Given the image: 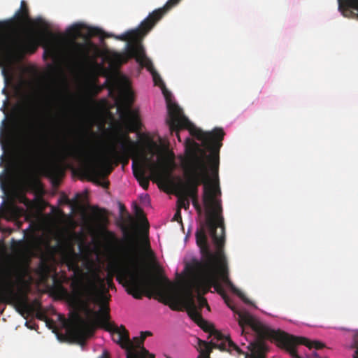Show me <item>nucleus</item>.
Masks as SVG:
<instances>
[{"label":"nucleus","instance_id":"nucleus-1","mask_svg":"<svg viewBox=\"0 0 358 358\" xmlns=\"http://www.w3.org/2000/svg\"><path fill=\"white\" fill-rule=\"evenodd\" d=\"M168 117L166 120L171 134L176 133L181 141L179 130L189 129L191 134L201 142L203 148L196 144V154L193 181H190L187 192L193 206L200 214L201 206L198 201L199 186L203 185L202 200L206 211V224L210 236L216 246V251L224 252L225 227L222 216V192L220 187L218 171L220 150L225 135L222 128H215L211 131L192 127L189 120L184 115L182 110L176 103L167 102Z\"/></svg>","mask_w":358,"mask_h":358},{"label":"nucleus","instance_id":"nucleus-2","mask_svg":"<svg viewBox=\"0 0 358 358\" xmlns=\"http://www.w3.org/2000/svg\"><path fill=\"white\" fill-rule=\"evenodd\" d=\"M124 238L127 244L121 248L122 261H116L110 266L106 278L100 276L98 269L85 272L80 267L78 255L72 247L64 251V260L69 270L73 272L71 287L75 294L97 303L108 301V289H115V275L127 293L136 299H141L143 294L149 298L157 294L160 278L152 275L141 262L135 236L126 232Z\"/></svg>","mask_w":358,"mask_h":358},{"label":"nucleus","instance_id":"nucleus-3","mask_svg":"<svg viewBox=\"0 0 358 358\" xmlns=\"http://www.w3.org/2000/svg\"><path fill=\"white\" fill-rule=\"evenodd\" d=\"M196 241L199 247L201 259L196 262L194 268L198 273L187 280L182 287L173 284L166 278L159 279L157 294L161 298V301L169 305L173 310H183L186 309L189 314V307L184 304L186 301V292L191 289L192 299L198 310L206 307L210 310L207 300L203 296L213 287L215 290L221 294L227 306L238 315V313L247 312L244 310H237L229 304L226 299L224 292L220 281H222L246 304L253 305L252 301L239 289H236L229 278L227 262L224 252H212L210 249L208 238L203 228L196 231Z\"/></svg>","mask_w":358,"mask_h":358},{"label":"nucleus","instance_id":"nucleus-4","mask_svg":"<svg viewBox=\"0 0 358 358\" xmlns=\"http://www.w3.org/2000/svg\"><path fill=\"white\" fill-rule=\"evenodd\" d=\"M94 148L89 138L57 148L46 147L43 154L47 160L41 164V170L45 176L57 180L64 173L66 161L71 158L80 163L79 170L85 178L100 183L101 178L108 177L113 171L114 162L108 151L101 161H96L93 157Z\"/></svg>","mask_w":358,"mask_h":358},{"label":"nucleus","instance_id":"nucleus-5","mask_svg":"<svg viewBox=\"0 0 358 358\" xmlns=\"http://www.w3.org/2000/svg\"><path fill=\"white\" fill-rule=\"evenodd\" d=\"M180 1L169 0L162 8L156 9L150 13L141 22L138 28L116 36L115 38L122 41H128V43L127 45V52L124 54H114L113 61L118 64H122L127 63L129 59L135 58L141 66L149 68L151 66V61L146 57L144 48L141 44V41L155 27L157 22L169 10L176 6Z\"/></svg>","mask_w":358,"mask_h":358},{"label":"nucleus","instance_id":"nucleus-6","mask_svg":"<svg viewBox=\"0 0 358 358\" xmlns=\"http://www.w3.org/2000/svg\"><path fill=\"white\" fill-rule=\"evenodd\" d=\"M189 307V316L206 332H210L209 338H212L210 342L203 341L197 338V351L199 352L197 358H210V355L213 348L222 351L228 350L232 352H243V350L234 343L229 337L224 336L220 332L213 329V327L205 320L201 314L194 305L192 299L191 289L186 292V301L184 303Z\"/></svg>","mask_w":358,"mask_h":358},{"label":"nucleus","instance_id":"nucleus-7","mask_svg":"<svg viewBox=\"0 0 358 358\" xmlns=\"http://www.w3.org/2000/svg\"><path fill=\"white\" fill-rule=\"evenodd\" d=\"M54 37L55 35L50 31L36 33L29 30L23 38L16 40L10 34L0 31V57L10 62L24 54H33L38 46L48 43L50 38H48L52 39Z\"/></svg>","mask_w":358,"mask_h":358},{"label":"nucleus","instance_id":"nucleus-8","mask_svg":"<svg viewBox=\"0 0 358 358\" xmlns=\"http://www.w3.org/2000/svg\"><path fill=\"white\" fill-rule=\"evenodd\" d=\"M108 310L107 306L105 310L101 308L99 312H94L93 315L101 322L108 325L107 329L110 331L113 341L120 345L122 349L126 350V358H155L154 355L150 354L149 351L143 345L146 337L152 336V333L150 331H141L139 337H134L133 340H139L138 344L139 350L134 349V344L129 338V331L124 326L121 325L118 327L109 324Z\"/></svg>","mask_w":358,"mask_h":358},{"label":"nucleus","instance_id":"nucleus-9","mask_svg":"<svg viewBox=\"0 0 358 358\" xmlns=\"http://www.w3.org/2000/svg\"><path fill=\"white\" fill-rule=\"evenodd\" d=\"M238 324L241 328L242 334L246 335L248 334L247 327H249L255 332V335L253 340L246 347L247 351L243 350V352H237L236 354L238 355H243L244 358H266V354L269 350L266 341L274 342L276 344L277 342L275 340L260 335L254 327L255 324L257 326L259 324L263 327L268 326L248 312L238 313Z\"/></svg>","mask_w":358,"mask_h":358},{"label":"nucleus","instance_id":"nucleus-10","mask_svg":"<svg viewBox=\"0 0 358 358\" xmlns=\"http://www.w3.org/2000/svg\"><path fill=\"white\" fill-rule=\"evenodd\" d=\"M254 327L260 335L275 340L277 342V345L285 349L293 358H300L296 350L297 345H303L309 349L316 350L322 349L325 346L319 341H311L304 337L290 336L281 330H275L269 327L255 324Z\"/></svg>","mask_w":358,"mask_h":358},{"label":"nucleus","instance_id":"nucleus-11","mask_svg":"<svg viewBox=\"0 0 358 358\" xmlns=\"http://www.w3.org/2000/svg\"><path fill=\"white\" fill-rule=\"evenodd\" d=\"M14 286L10 271H5L3 276L0 279V301L8 303L11 299H15L17 304L24 310L27 312L36 310V317L40 320L46 321L48 317L42 310L41 303L38 300H34L32 304H29L25 294L22 296H17Z\"/></svg>","mask_w":358,"mask_h":358},{"label":"nucleus","instance_id":"nucleus-12","mask_svg":"<svg viewBox=\"0 0 358 358\" xmlns=\"http://www.w3.org/2000/svg\"><path fill=\"white\" fill-rule=\"evenodd\" d=\"M67 36L71 38L67 54L71 62L78 66H83L91 60V52L98 51L97 46L87 41L85 43L76 42V39L81 34V25L73 24L66 29Z\"/></svg>","mask_w":358,"mask_h":358},{"label":"nucleus","instance_id":"nucleus-13","mask_svg":"<svg viewBox=\"0 0 358 358\" xmlns=\"http://www.w3.org/2000/svg\"><path fill=\"white\" fill-rule=\"evenodd\" d=\"M196 152H192L184 160L183 169L185 177V181L179 179L178 182H174L169 176L164 178V182L172 186L175 191L176 195L178 196L177 209L184 208L188 209L189 207V194L188 191L189 189L190 181H193L194 166Z\"/></svg>","mask_w":358,"mask_h":358},{"label":"nucleus","instance_id":"nucleus-14","mask_svg":"<svg viewBox=\"0 0 358 358\" xmlns=\"http://www.w3.org/2000/svg\"><path fill=\"white\" fill-rule=\"evenodd\" d=\"M116 143L119 145L120 150L114 144L110 145L107 150L115 166L121 164L124 167L129 164L130 158H134V160L136 161L137 157L143 155L144 148L142 143L131 140L127 134L117 138Z\"/></svg>","mask_w":358,"mask_h":358},{"label":"nucleus","instance_id":"nucleus-15","mask_svg":"<svg viewBox=\"0 0 358 358\" xmlns=\"http://www.w3.org/2000/svg\"><path fill=\"white\" fill-rule=\"evenodd\" d=\"M115 85L125 103V108L120 113L121 118L129 124L131 131L140 129L141 122L138 112L131 108L134 101V95L130 87L129 80L126 77L117 78L115 80Z\"/></svg>","mask_w":358,"mask_h":358},{"label":"nucleus","instance_id":"nucleus-16","mask_svg":"<svg viewBox=\"0 0 358 358\" xmlns=\"http://www.w3.org/2000/svg\"><path fill=\"white\" fill-rule=\"evenodd\" d=\"M66 336L71 343H76L82 346L86 340L94 333L91 322L81 317L78 313L72 315L66 326Z\"/></svg>","mask_w":358,"mask_h":358},{"label":"nucleus","instance_id":"nucleus-17","mask_svg":"<svg viewBox=\"0 0 358 358\" xmlns=\"http://www.w3.org/2000/svg\"><path fill=\"white\" fill-rule=\"evenodd\" d=\"M155 168L156 164L150 162L144 155L139 162H137L136 160H133V174L139 182V185L145 190L148 189L150 185L149 178L145 176L146 170L149 169L151 171H154Z\"/></svg>","mask_w":358,"mask_h":358},{"label":"nucleus","instance_id":"nucleus-18","mask_svg":"<svg viewBox=\"0 0 358 358\" xmlns=\"http://www.w3.org/2000/svg\"><path fill=\"white\" fill-rule=\"evenodd\" d=\"M10 22L18 27H25L33 24V20L29 16V8L25 2L22 0L20 3V8L17 10Z\"/></svg>","mask_w":358,"mask_h":358},{"label":"nucleus","instance_id":"nucleus-19","mask_svg":"<svg viewBox=\"0 0 358 358\" xmlns=\"http://www.w3.org/2000/svg\"><path fill=\"white\" fill-rule=\"evenodd\" d=\"M50 271L49 265L44 261H41L38 267V274L43 278H46L49 275Z\"/></svg>","mask_w":358,"mask_h":358},{"label":"nucleus","instance_id":"nucleus-20","mask_svg":"<svg viewBox=\"0 0 358 358\" xmlns=\"http://www.w3.org/2000/svg\"><path fill=\"white\" fill-rule=\"evenodd\" d=\"M352 348H355L354 358H358V330H352Z\"/></svg>","mask_w":358,"mask_h":358},{"label":"nucleus","instance_id":"nucleus-21","mask_svg":"<svg viewBox=\"0 0 358 358\" xmlns=\"http://www.w3.org/2000/svg\"><path fill=\"white\" fill-rule=\"evenodd\" d=\"M341 5L347 8H354L357 11L358 17V0H341Z\"/></svg>","mask_w":358,"mask_h":358},{"label":"nucleus","instance_id":"nucleus-22","mask_svg":"<svg viewBox=\"0 0 358 358\" xmlns=\"http://www.w3.org/2000/svg\"><path fill=\"white\" fill-rule=\"evenodd\" d=\"M146 68L148 69V71H150L152 73L155 84L156 85H159L160 83H162V80L160 76L153 69L152 63L151 62V66H150L149 68Z\"/></svg>","mask_w":358,"mask_h":358},{"label":"nucleus","instance_id":"nucleus-23","mask_svg":"<svg viewBox=\"0 0 358 358\" xmlns=\"http://www.w3.org/2000/svg\"><path fill=\"white\" fill-rule=\"evenodd\" d=\"M338 3H339V8L342 11L343 15H345V17H350V16H352L354 14L352 10H357L354 8H347V7H345L344 6H341V0H338Z\"/></svg>","mask_w":358,"mask_h":358},{"label":"nucleus","instance_id":"nucleus-24","mask_svg":"<svg viewBox=\"0 0 358 358\" xmlns=\"http://www.w3.org/2000/svg\"><path fill=\"white\" fill-rule=\"evenodd\" d=\"M102 34V30L97 27H87V37L99 36Z\"/></svg>","mask_w":358,"mask_h":358},{"label":"nucleus","instance_id":"nucleus-25","mask_svg":"<svg viewBox=\"0 0 358 358\" xmlns=\"http://www.w3.org/2000/svg\"><path fill=\"white\" fill-rule=\"evenodd\" d=\"M146 251H145V256L148 258H152L153 259L155 257H154V253L152 251V250L150 249V243L148 241H146Z\"/></svg>","mask_w":358,"mask_h":358},{"label":"nucleus","instance_id":"nucleus-26","mask_svg":"<svg viewBox=\"0 0 358 358\" xmlns=\"http://www.w3.org/2000/svg\"><path fill=\"white\" fill-rule=\"evenodd\" d=\"M173 221H176L178 222L182 223V216H181V211L180 209H177L175 215L173 217Z\"/></svg>","mask_w":358,"mask_h":358},{"label":"nucleus","instance_id":"nucleus-27","mask_svg":"<svg viewBox=\"0 0 358 358\" xmlns=\"http://www.w3.org/2000/svg\"><path fill=\"white\" fill-rule=\"evenodd\" d=\"M134 211H135V214L136 216H138L139 217H144L143 210L141 208L136 206L135 208H134Z\"/></svg>","mask_w":358,"mask_h":358},{"label":"nucleus","instance_id":"nucleus-28","mask_svg":"<svg viewBox=\"0 0 358 358\" xmlns=\"http://www.w3.org/2000/svg\"><path fill=\"white\" fill-rule=\"evenodd\" d=\"M60 114H61V115H60L59 117H62V119H66V118H67V117L69 116V115H69V113H68L67 110H66V109L64 110V108H63V110H62V113H61Z\"/></svg>","mask_w":358,"mask_h":358},{"label":"nucleus","instance_id":"nucleus-29","mask_svg":"<svg viewBox=\"0 0 358 358\" xmlns=\"http://www.w3.org/2000/svg\"><path fill=\"white\" fill-rule=\"evenodd\" d=\"M52 97L54 98V100H59V94L55 90H52Z\"/></svg>","mask_w":358,"mask_h":358},{"label":"nucleus","instance_id":"nucleus-30","mask_svg":"<svg viewBox=\"0 0 358 358\" xmlns=\"http://www.w3.org/2000/svg\"><path fill=\"white\" fill-rule=\"evenodd\" d=\"M95 216L99 220H103L104 218L103 215L101 214L99 212H96L95 213Z\"/></svg>","mask_w":358,"mask_h":358},{"label":"nucleus","instance_id":"nucleus-31","mask_svg":"<svg viewBox=\"0 0 358 358\" xmlns=\"http://www.w3.org/2000/svg\"><path fill=\"white\" fill-rule=\"evenodd\" d=\"M99 358H109V353L107 351H104Z\"/></svg>","mask_w":358,"mask_h":358},{"label":"nucleus","instance_id":"nucleus-32","mask_svg":"<svg viewBox=\"0 0 358 358\" xmlns=\"http://www.w3.org/2000/svg\"><path fill=\"white\" fill-rule=\"evenodd\" d=\"M85 134H87L90 135V137L92 138H96V134L93 132V131H89V132H86Z\"/></svg>","mask_w":358,"mask_h":358},{"label":"nucleus","instance_id":"nucleus-33","mask_svg":"<svg viewBox=\"0 0 358 358\" xmlns=\"http://www.w3.org/2000/svg\"><path fill=\"white\" fill-rule=\"evenodd\" d=\"M27 157L29 158V159H34V158L35 157V155H34V153L31 152H29V154L27 155Z\"/></svg>","mask_w":358,"mask_h":358},{"label":"nucleus","instance_id":"nucleus-34","mask_svg":"<svg viewBox=\"0 0 358 358\" xmlns=\"http://www.w3.org/2000/svg\"><path fill=\"white\" fill-rule=\"evenodd\" d=\"M134 341L136 343V348H134V349L139 350L138 348V344L139 343V340H134Z\"/></svg>","mask_w":358,"mask_h":358},{"label":"nucleus","instance_id":"nucleus-35","mask_svg":"<svg viewBox=\"0 0 358 358\" xmlns=\"http://www.w3.org/2000/svg\"><path fill=\"white\" fill-rule=\"evenodd\" d=\"M6 103H7V99H5V100H4L3 106H2V108H1V110H2L3 111H4V110H5V106H6Z\"/></svg>","mask_w":358,"mask_h":358},{"label":"nucleus","instance_id":"nucleus-36","mask_svg":"<svg viewBox=\"0 0 358 358\" xmlns=\"http://www.w3.org/2000/svg\"><path fill=\"white\" fill-rule=\"evenodd\" d=\"M113 239L117 243L118 242V240L115 238V235L113 234H110Z\"/></svg>","mask_w":358,"mask_h":358},{"label":"nucleus","instance_id":"nucleus-37","mask_svg":"<svg viewBox=\"0 0 358 358\" xmlns=\"http://www.w3.org/2000/svg\"><path fill=\"white\" fill-rule=\"evenodd\" d=\"M339 329H341V330H345V331H351V330H350V329H346V328H343V327L339 328Z\"/></svg>","mask_w":358,"mask_h":358},{"label":"nucleus","instance_id":"nucleus-38","mask_svg":"<svg viewBox=\"0 0 358 358\" xmlns=\"http://www.w3.org/2000/svg\"><path fill=\"white\" fill-rule=\"evenodd\" d=\"M19 280L20 282H24V280L22 279V278L21 276L19 278Z\"/></svg>","mask_w":358,"mask_h":358},{"label":"nucleus","instance_id":"nucleus-39","mask_svg":"<svg viewBox=\"0 0 358 358\" xmlns=\"http://www.w3.org/2000/svg\"><path fill=\"white\" fill-rule=\"evenodd\" d=\"M49 322H50V320L48 319V320H46V322H47V323H48ZM50 322H52V320H50Z\"/></svg>","mask_w":358,"mask_h":358},{"label":"nucleus","instance_id":"nucleus-40","mask_svg":"<svg viewBox=\"0 0 358 358\" xmlns=\"http://www.w3.org/2000/svg\"><path fill=\"white\" fill-rule=\"evenodd\" d=\"M3 92L5 93L6 92V89H3Z\"/></svg>","mask_w":358,"mask_h":358}]
</instances>
